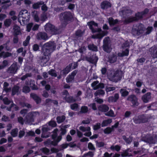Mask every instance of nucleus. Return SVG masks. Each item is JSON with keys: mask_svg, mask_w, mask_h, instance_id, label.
I'll return each mask as SVG.
<instances>
[{"mask_svg": "<svg viewBox=\"0 0 157 157\" xmlns=\"http://www.w3.org/2000/svg\"><path fill=\"white\" fill-rule=\"evenodd\" d=\"M43 52L42 56L40 58L41 65L45 66L46 63L48 61L51 53L54 50L52 42H48L45 43L42 47Z\"/></svg>", "mask_w": 157, "mask_h": 157, "instance_id": "1", "label": "nucleus"}, {"mask_svg": "<svg viewBox=\"0 0 157 157\" xmlns=\"http://www.w3.org/2000/svg\"><path fill=\"white\" fill-rule=\"evenodd\" d=\"M59 18L63 23L66 25L72 21L73 17L70 11H65L60 14Z\"/></svg>", "mask_w": 157, "mask_h": 157, "instance_id": "2", "label": "nucleus"}, {"mask_svg": "<svg viewBox=\"0 0 157 157\" xmlns=\"http://www.w3.org/2000/svg\"><path fill=\"white\" fill-rule=\"evenodd\" d=\"M150 118L146 114H141L135 116L133 118L134 123L136 124L145 123L148 122Z\"/></svg>", "mask_w": 157, "mask_h": 157, "instance_id": "3", "label": "nucleus"}, {"mask_svg": "<svg viewBox=\"0 0 157 157\" xmlns=\"http://www.w3.org/2000/svg\"><path fill=\"white\" fill-rule=\"evenodd\" d=\"M44 29L47 33L52 35H56L59 33V29L50 23H48L46 24Z\"/></svg>", "mask_w": 157, "mask_h": 157, "instance_id": "4", "label": "nucleus"}, {"mask_svg": "<svg viewBox=\"0 0 157 157\" xmlns=\"http://www.w3.org/2000/svg\"><path fill=\"white\" fill-rule=\"evenodd\" d=\"M144 31V25L141 23L136 25L132 28V33L135 36H139L143 34Z\"/></svg>", "mask_w": 157, "mask_h": 157, "instance_id": "5", "label": "nucleus"}, {"mask_svg": "<svg viewBox=\"0 0 157 157\" xmlns=\"http://www.w3.org/2000/svg\"><path fill=\"white\" fill-rule=\"evenodd\" d=\"M122 71L117 69L113 72V75L110 77L111 80L115 82L121 80L122 78Z\"/></svg>", "mask_w": 157, "mask_h": 157, "instance_id": "6", "label": "nucleus"}, {"mask_svg": "<svg viewBox=\"0 0 157 157\" xmlns=\"http://www.w3.org/2000/svg\"><path fill=\"white\" fill-rule=\"evenodd\" d=\"M141 152L140 150L134 151L133 153L132 150L129 148L127 149L124 150L123 152L121 153V155L122 157H125L126 156H131L133 155L132 154L134 155L139 154Z\"/></svg>", "mask_w": 157, "mask_h": 157, "instance_id": "7", "label": "nucleus"}, {"mask_svg": "<svg viewBox=\"0 0 157 157\" xmlns=\"http://www.w3.org/2000/svg\"><path fill=\"white\" fill-rule=\"evenodd\" d=\"M109 37H105L103 40V48L104 51L110 53L111 51V46L109 45Z\"/></svg>", "mask_w": 157, "mask_h": 157, "instance_id": "8", "label": "nucleus"}, {"mask_svg": "<svg viewBox=\"0 0 157 157\" xmlns=\"http://www.w3.org/2000/svg\"><path fill=\"white\" fill-rule=\"evenodd\" d=\"M19 16L20 17H21L22 18V21H27L30 18V13L26 10H21L19 13Z\"/></svg>", "mask_w": 157, "mask_h": 157, "instance_id": "9", "label": "nucleus"}, {"mask_svg": "<svg viewBox=\"0 0 157 157\" xmlns=\"http://www.w3.org/2000/svg\"><path fill=\"white\" fill-rule=\"evenodd\" d=\"M127 100L131 102L133 106H137L139 105L137 97L134 94H131L128 96Z\"/></svg>", "mask_w": 157, "mask_h": 157, "instance_id": "10", "label": "nucleus"}, {"mask_svg": "<svg viewBox=\"0 0 157 157\" xmlns=\"http://www.w3.org/2000/svg\"><path fill=\"white\" fill-rule=\"evenodd\" d=\"M149 12V9L148 8H145L143 11L141 12H138L135 14V17L136 19V21H138L139 20L143 18V16L147 14Z\"/></svg>", "mask_w": 157, "mask_h": 157, "instance_id": "11", "label": "nucleus"}, {"mask_svg": "<svg viewBox=\"0 0 157 157\" xmlns=\"http://www.w3.org/2000/svg\"><path fill=\"white\" fill-rule=\"evenodd\" d=\"M87 25L89 26V29L91 30L92 32L93 33L100 32L101 31L100 29H98V30L95 29L93 26L95 27H97L98 26V24L94 22V21H91L87 23Z\"/></svg>", "mask_w": 157, "mask_h": 157, "instance_id": "12", "label": "nucleus"}, {"mask_svg": "<svg viewBox=\"0 0 157 157\" xmlns=\"http://www.w3.org/2000/svg\"><path fill=\"white\" fill-rule=\"evenodd\" d=\"M25 121L28 123H32L34 122V112H31L28 113L25 117Z\"/></svg>", "mask_w": 157, "mask_h": 157, "instance_id": "13", "label": "nucleus"}, {"mask_svg": "<svg viewBox=\"0 0 157 157\" xmlns=\"http://www.w3.org/2000/svg\"><path fill=\"white\" fill-rule=\"evenodd\" d=\"M72 63H71L60 71V75L65 77L71 71Z\"/></svg>", "mask_w": 157, "mask_h": 157, "instance_id": "14", "label": "nucleus"}, {"mask_svg": "<svg viewBox=\"0 0 157 157\" xmlns=\"http://www.w3.org/2000/svg\"><path fill=\"white\" fill-rule=\"evenodd\" d=\"M36 38L38 40H46L48 39V36L46 33L43 32H40L37 34Z\"/></svg>", "mask_w": 157, "mask_h": 157, "instance_id": "15", "label": "nucleus"}, {"mask_svg": "<svg viewBox=\"0 0 157 157\" xmlns=\"http://www.w3.org/2000/svg\"><path fill=\"white\" fill-rule=\"evenodd\" d=\"M143 140L147 143L153 144L154 141L153 136L149 135H146L142 138Z\"/></svg>", "mask_w": 157, "mask_h": 157, "instance_id": "16", "label": "nucleus"}, {"mask_svg": "<svg viewBox=\"0 0 157 157\" xmlns=\"http://www.w3.org/2000/svg\"><path fill=\"white\" fill-rule=\"evenodd\" d=\"M100 6L102 9L104 10L111 7V3L108 1L105 0L101 3Z\"/></svg>", "mask_w": 157, "mask_h": 157, "instance_id": "17", "label": "nucleus"}, {"mask_svg": "<svg viewBox=\"0 0 157 157\" xmlns=\"http://www.w3.org/2000/svg\"><path fill=\"white\" fill-rule=\"evenodd\" d=\"M149 51L153 58H157V46L152 47L149 49Z\"/></svg>", "mask_w": 157, "mask_h": 157, "instance_id": "18", "label": "nucleus"}, {"mask_svg": "<svg viewBox=\"0 0 157 157\" xmlns=\"http://www.w3.org/2000/svg\"><path fill=\"white\" fill-rule=\"evenodd\" d=\"M30 97L34 100L37 104H39L41 103V98L36 94L33 93H31L30 94Z\"/></svg>", "mask_w": 157, "mask_h": 157, "instance_id": "19", "label": "nucleus"}, {"mask_svg": "<svg viewBox=\"0 0 157 157\" xmlns=\"http://www.w3.org/2000/svg\"><path fill=\"white\" fill-rule=\"evenodd\" d=\"M119 98V94L118 93H116L114 96H111L108 98V100L109 102H115Z\"/></svg>", "mask_w": 157, "mask_h": 157, "instance_id": "20", "label": "nucleus"}, {"mask_svg": "<svg viewBox=\"0 0 157 157\" xmlns=\"http://www.w3.org/2000/svg\"><path fill=\"white\" fill-rule=\"evenodd\" d=\"M151 98V93L147 92L142 97V100L144 102L147 103Z\"/></svg>", "mask_w": 157, "mask_h": 157, "instance_id": "21", "label": "nucleus"}, {"mask_svg": "<svg viewBox=\"0 0 157 157\" xmlns=\"http://www.w3.org/2000/svg\"><path fill=\"white\" fill-rule=\"evenodd\" d=\"M98 109L99 111L103 112H107L109 109L108 106L105 104L99 105L98 107Z\"/></svg>", "mask_w": 157, "mask_h": 157, "instance_id": "22", "label": "nucleus"}, {"mask_svg": "<svg viewBox=\"0 0 157 157\" xmlns=\"http://www.w3.org/2000/svg\"><path fill=\"white\" fill-rule=\"evenodd\" d=\"M117 60V56L114 53L111 54L109 56V61L111 63H113L115 62Z\"/></svg>", "mask_w": 157, "mask_h": 157, "instance_id": "23", "label": "nucleus"}, {"mask_svg": "<svg viewBox=\"0 0 157 157\" xmlns=\"http://www.w3.org/2000/svg\"><path fill=\"white\" fill-rule=\"evenodd\" d=\"M136 18L134 17L131 16L127 17L124 21V23L125 24H128L131 23L136 21Z\"/></svg>", "mask_w": 157, "mask_h": 157, "instance_id": "24", "label": "nucleus"}, {"mask_svg": "<svg viewBox=\"0 0 157 157\" xmlns=\"http://www.w3.org/2000/svg\"><path fill=\"white\" fill-rule=\"evenodd\" d=\"M108 20L109 23L111 26L117 24L119 22L118 19L114 20L112 17H109Z\"/></svg>", "mask_w": 157, "mask_h": 157, "instance_id": "25", "label": "nucleus"}, {"mask_svg": "<svg viewBox=\"0 0 157 157\" xmlns=\"http://www.w3.org/2000/svg\"><path fill=\"white\" fill-rule=\"evenodd\" d=\"M122 15L123 16H127L132 13V11L128 8H125L121 11Z\"/></svg>", "mask_w": 157, "mask_h": 157, "instance_id": "26", "label": "nucleus"}, {"mask_svg": "<svg viewBox=\"0 0 157 157\" xmlns=\"http://www.w3.org/2000/svg\"><path fill=\"white\" fill-rule=\"evenodd\" d=\"M86 59L87 61L91 63H94L97 62L98 59V57L96 56H95L94 57H86Z\"/></svg>", "mask_w": 157, "mask_h": 157, "instance_id": "27", "label": "nucleus"}, {"mask_svg": "<svg viewBox=\"0 0 157 157\" xmlns=\"http://www.w3.org/2000/svg\"><path fill=\"white\" fill-rule=\"evenodd\" d=\"M64 99L66 102L68 103H73L76 101V100L73 96H69L68 97L66 96L64 97Z\"/></svg>", "mask_w": 157, "mask_h": 157, "instance_id": "28", "label": "nucleus"}, {"mask_svg": "<svg viewBox=\"0 0 157 157\" xmlns=\"http://www.w3.org/2000/svg\"><path fill=\"white\" fill-rule=\"evenodd\" d=\"M44 4V2L42 1H40L36 2L34 3L32 5L33 8L35 10H37L39 8L41 5Z\"/></svg>", "mask_w": 157, "mask_h": 157, "instance_id": "29", "label": "nucleus"}, {"mask_svg": "<svg viewBox=\"0 0 157 157\" xmlns=\"http://www.w3.org/2000/svg\"><path fill=\"white\" fill-rule=\"evenodd\" d=\"M26 84L28 85H29L30 87L33 90H37L38 89V88L37 86L35 84V82L34 81L31 82L29 83V82H26Z\"/></svg>", "mask_w": 157, "mask_h": 157, "instance_id": "30", "label": "nucleus"}, {"mask_svg": "<svg viewBox=\"0 0 157 157\" xmlns=\"http://www.w3.org/2000/svg\"><path fill=\"white\" fill-rule=\"evenodd\" d=\"M112 121V119H109L106 120H103L101 124V125L102 127H104L107 126L108 124H111Z\"/></svg>", "mask_w": 157, "mask_h": 157, "instance_id": "31", "label": "nucleus"}, {"mask_svg": "<svg viewBox=\"0 0 157 157\" xmlns=\"http://www.w3.org/2000/svg\"><path fill=\"white\" fill-rule=\"evenodd\" d=\"M19 89V86L17 85L14 86L12 90L11 95L14 96L18 92Z\"/></svg>", "mask_w": 157, "mask_h": 157, "instance_id": "32", "label": "nucleus"}, {"mask_svg": "<svg viewBox=\"0 0 157 157\" xmlns=\"http://www.w3.org/2000/svg\"><path fill=\"white\" fill-rule=\"evenodd\" d=\"M17 68V66L16 64H12L8 68V70L10 71V73H13L16 71Z\"/></svg>", "mask_w": 157, "mask_h": 157, "instance_id": "33", "label": "nucleus"}, {"mask_svg": "<svg viewBox=\"0 0 157 157\" xmlns=\"http://www.w3.org/2000/svg\"><path fill=\"white\" fill-rule=\"evenodd\" d=\"M122 138L124 141L128 144H130L132 140V137L131 136H129L128 138L127 137L125 136H122Z\"/></svg>", "mask_w": 157, "mask_h": 157, "instance_id": "34", "label": "nucleus"}, {"mask_svg": "<svg viewBox=\"0 0 157 157\" xmlns=\"http://www.w3.org/2000/svg\"><path fill=\"white\" fill-rule=\"evenodd\" d=\"M89 49L93 51L97 52L98 51V47L94 44H89L88 46Z\"/></svg>", "mask_w": 157, "mask_h": 157, "instance_id": "35", "label": "nucleus"}, {"mask_svg": "<svg viewBox=\"0 0 157 157\" xmlns=\"http://www.w3.org/2000/svg\"><path fill=\"white\" fill-rule=\"evenodd\" d=\"M120 92L121 94V96L123 97H125L128 95L129 94V92L124 89H121Z\"/></svg>", "mask_w": 157, "mask_h": 157, "instance_id": "36", "label": "nucleus"}, {"mask_svg": "<svg viewBox=\"0 0 157 157\" xmlns=\"http://www.w3.org/2000/svg\"><path fill=\"white\" fill-rule=\"evenodd\" d=\"M66 117L65 116L63 115L61 116H58L56 118V120L58 124L61 123L65 121Z\"/></svg>", "mask_w": 157, "mask_h": 157, "instance_id": "37", "label": "nucleus"}, {"mask_svg": "<svg viewBox=\"0 0 157 157\" xmlns=\"http://www.w3.org/2000/svg\"><path fill=\"white\" fill-rule=\"evenodd\" d=\"M18 129L15 128L12 130L10 134L13 137H14L17 136L18 135Z\"/></svg>", "mask_w": 157, "mask_h": 157, "instance_id": "38", "label": "nucleus"}, {"mask_svg": "<svg viewBox=\"0 0 157 157\" xmlns=\"http://www.w3.org/2000/svg\"><path fill=\"white\" fill-rule=\"evenodd\" d=\"M88 111V107L86 106H82L81 107L79 113H86Z\"/></svg>", "mask_w": 157, "mask_h": 157, "instance_id": "39", "label": "nucleus"}, {"mask_svg": "<svg viewBox=\"0 0 157 157\" xmlns=\"http://www.w3.org/2000/svg\"><path fill=\"white\" fill-rule=\"evenodd\" d=\"M121 148V147L118 145H116L115 146L112 145L111 146L110 149L112 151H119Z\"/></svg>", "mask_w": 157, "mask_h": 157, "instance_id": "40", "label": "nucleus"}, {"mask_svg": "<svg viewBox=\"0 0 157 157\" xmlns=\"http://www.w3.org/2000/svg\"><path fill=\"white\" fill-rule=\"evenodd\" d=\"M103 37V35H102L101 33H97L95 35H93L92 36V38L93 39H101Z\"/></svg>", "mask_w": 157, "mask_h": 157, "instance_id": "41", "label": "nucleus"}, {"mask_svg": "<svg viewBox=\"0 0 157 157\" xmlns=\"http://www.w3.org/2000/svg\"><path fill=\"white\" fill-rule=\"evenodd\" d=\"M12 21L10 19H6L4 22V25L6 27H8L11 24Z\"/></svg>", "mask_w": 157, "mask_h": 157, "instance_id": "42", "label": "nucleus"}, {"mask_svg": "<svg viewBox=\"0 0 157 157\" xmlns=\"http://www.w3.org/2000/svg\"><path fill=\"white\" fill-rule=\"evenodd\" d=\"M105 94V91L103 90H97L94 93V95L96 96L100 95H104Z\"/></svg>", "mask_w": 157, "mask_h": 157, "instance_id": "43", "label": "nucleus"}, {"mask_svg": "<svg viewBox=\"0 0 157 157\" xmlns=\"http://www.w3.org/2000/svg\"><path fill=\"white\" fill-rule=\"evenodd\" d=\"M12 101L9 100L7 97H6L3 99V101L4 104L6 105H9L11 103H12Z\"/></svg>", "mask_w": 157, "mask_h": 157, "instance_id": "44", "label": "nucleus"}, {"mask_svg": "<svg viewBox=\"0 0 157 157\" xmlns=\"http://www.w3.org/2000/svg\"><path fill=\"white\" fill-rule=\"evenodd\" d=\"M74 77L69 75L66 78V82L67 83L71 82L74 80Z\"/></svg>", "mask_w": 157, "mask_h": 157, "instance_id": "45", "label": "nucleus"}, {"mask_svg": "<svg viewBox=\"0 0 157 157\" xmlns=\"http://www.w3.org/2000/svg\"><path fill=\"white\" fill-rule=\"evenodd\" d=\"M55 71L53 69H51L49 71L48 73L49 75L52 76L56 77L57 76V74L56 72H55Z\"/></svg>", "mask_w": 157, "mask_h": 157, "instance_id": "46", "label": "nucleus"}, {"mask_svg": "<svg viewBox=\"0 0 157 157\" xmlns=\"http://www.w3.org/2000/svg\"><path fill=\"white\" fill-rule=\"evenodd\" d=\"M30 90V88L29 86H24L23 87L22 91L25 93H29Z\"/></svg>", "mask_w": 157, "mask_h": 157, "instance_id": "47", "label": "nucleus"}, {"mask_svg": "<svg viewBox=\"0 0 157 157\" xmlns=\"http://www.w3.org/2000/svg\"><path fill=\"white\" fill-rule=\"evenodd\" d=\"M58 142L56 140L52 141L51 142L48 141H46L45 142V144H51L54 146H56L57 145Z\"/></svg>", "mask_w": 157, "mask_h": 157, "instance_id": "48", "label": "nucleus"}, {"mask_svg": "<svg viewBox=\"0 0 157 157\" xmlns=\"http://www.w3.org/2000/svg\"><path fill=\"white\" fill-rule=\"evenodd\" d=\"M78 107V105L77 103H74L70 105V108L72 110L77 109Z\"/></svg>", "mask_w": 157, "mask_h": 157, "instance_id": "49", "label": "nucleus"}, {"mask_svg": "<svg viewBox=\"0 0 157 157\" xmlns=\"http://www.w3.org/2000/svg\"><path fill=\"white\" fill-rule=\"evenodd\" d=\"M12 104H13V108H12V111L13 112L15 111H17L19 110V107L16 104H14L13 101H12Z\"/></svg>", "mask_w": 157, "mask_h": 157, "instance_id": "50", "label": "nucleus"}, {"mask_svg": "<svg viewBox=\"0 0 157 157\" xmlns=\"http://www.w3.org/2000/svg\"><path fill=\"white\" fill-rule=\"evenodd\" d=\"M33 50L34 52H36L40 51L39 46L38 44H35L33 45L32 46Z\"/></svg>", "mask_w": 157, "mask_h": 157, "instance_id": "51", "label": "nucleus"}, {"mask_svg": "<svg viewBox=\"0 0 157 157\" xmlns=\"http://www.w3.org/2000/svg\"><path fill=\"white\" fill-rule=\"evenodd\" d=\"M33 25V24L32 23H29L26 26V31L28 32H30Z\"/></svg>", "mask_w": 157, "mask_h": 157, "instance_id": "52", "label": "nucleus"}, {"mask_svg": "<svg viewBox=\"0 0 157 157\" xmlns=\"http://www.w3.org/2000/svg\"><path fill=\"white\" fill-rule=\"evenodd\" d=\"M105 115L108 117H113L114 116V113L112 109H110L109 112L106 113Z\"/></svg>", "mask_w": 157, "mask_h": 157, "instance_id": "53", "label": "nucleus"}, {"mask_svg": "<svg viewBox=\"0 0 157 157\" xmlns=\"http://www.w3.org/2000/svg\"><path fill=\"white\" fill-rule=\"evenodd\" d=\"M101 124L99 123H97L93 126V128L95 131H96L101 128Z\"/></svg>", "mask_w": 157, "mask_h": 157, "instance_id": "54", "label": "nucleus"}, {"mask_svg": "<svg viewBox=\"0 0 157 157\" xmlns=\"http://www.w3.org/2000/svg\"><path fill=\"white\" fill-rule=\"evenodd\" d=\"M145 60L146 59L144 57L138 58L137 59V63H140L141 65H143V63L145 62Z\"/></svg>", "mask_w": 157, "mask_h": 157, "instance_id": "55", "label": "nucleus"}, {"mask_svg": "<svg viewBox=\"0 0 157 157\" xmlns=\"http://www.w3.org/2000/svg\"><path fill=\"white\" fill-rule=\"evenodd\" d=\"M65 10V8L64 7H57L54 9V11L57 12H59Z\"/></svg>", "mask_w": 157, "mask_h": 157, "instance_id": "56", "label": "nucleus"}, {"mask_svg": "<svg viewBox=\"0 0 157 157\" xmlns=\"http://www.w3.org/2000/svg\"><path fill=\"white\" fill-rule=\"evenodd\" d=\"M105 89L106 92L108 93L111 91L114 90H115V88L113 87L106 86Z\"/></svg>", "mask_w": 157, "mask_h": 157, "instance_id": "57", "label": "nucleus"}, {"mask_svg": "<svg viewBox=\"0 0 157 157\" xmlns=\"http://www.w3.org/2000/svg\"><path fill=\"white\" fill-rule=\"evenodd\" d=\"M48 125L53 127H56L57 125L56 122L53 121H51L48 123Z\"/></svg>", "mask_w": 157, "mask_h": 157, "instance_id": "58", "label": "nucleus"}, {"mask_svg": "<svg viewBox=\"0 0 157 157\" xmlns=\"http://www.w3.org/2000/svg\"><path fill=\"white\" fill-rule=\"evenodd\" d=\"M153 29L152 26H148L146 29V35L149 34L151 33Z\"/></svg>", "mask_w": 157, "mask_h": 157, "instance_id": "59", "label": "nucleus"}, {"mask_svg": "<svg viewBox=\"0 0 157 157\" xmlns=\"http://www.w3.org/2000/svg\"><path fill=\"white\" fill-rule=\"evenodd\" d=\"M42 151L46 155L48 154L50 152L49 149L46 147L43 148L42 149Z\"/></svg>", "mask_w": 157, "mask_h": 157, "instance_id": "60", "label": "nucleus"}, {"mask_svg": "<svg viewBox=\"0 0 157 157\" xmlns=\"http://www.w3.org/2000/svg\"><path fill=\"white\" fill-rule=\"evenodd\" d=\"M14 36H17L19 35V33L20 32V30L19 29L18 27L17 28H14Z\"/></svg>", "mask_w": 157, "mask_h": 157, "instance_id": "61", "label": "nucleus"}, {"mask_svg": "<svg viewBox=\"0 0 157 157\" xmlns=\"http://www.w3.org/2000/svg\"><path fill=\"white\" fill-rule=\"evenodd\" d=\"M112 132L111 130H110V127H108L105 128L104 131V132L105 134H109Z\"/></svg>", "mask_w": 157, "mask_h": 157, "instance_id": "62", "label": "nucleus"}, {"mask_svg": "<svg viewBox=\"0 0 157 157\" xmlns=\"http://www.w3.org/2000/svg\"><path fill=\"white\" fill-rule=\"evenodd\" d=\"M17 121L21 125H23L24 124L25 119L21 117H19L17 118Z\"/></svg>", "mask_w": 157, "mask_h": 157, "instance_id": "63", "label": "nucleus"}, {"mask_svg": "<svg viewBox=\"0 0 157 157\" xmlns=\"http://www.w3.org/2000/svg\"><path fill=\"white\" fill-rule=\"evenodd\" d=\"M25 132L24 130H20L19 132L18 137L20 138H22L25 135Z\"/></svg>", "mask_w": 157, "mask_h": 157, "instance_id": "64", "label": "nucleus"}]
</instances>
